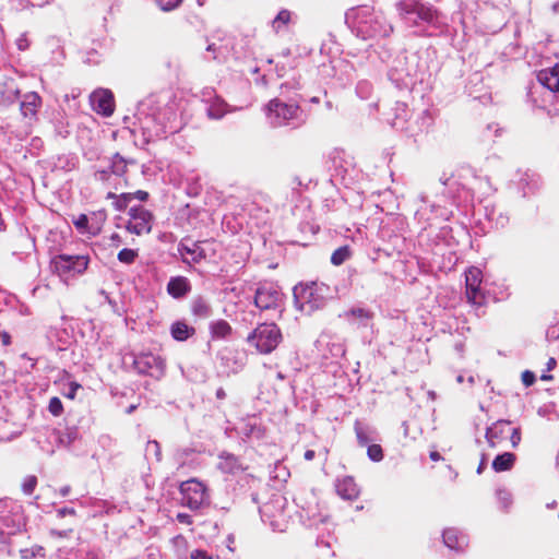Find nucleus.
Masks as SVG:
<instances>
[{"mask_svg":"<svg viewBox=\"0 0 559 559\" xmlns=\"http://www.w3.org/2000/svg\"><path fill=\"white\" fill-rule=\"evenodd\" d=\"M353 27L362 39L386 37L393 32V26L385 21L384 15L368 7L355 11Z\"/></svg>","mask_w":559,"mask_h":559,"instance_id":"1","label":"nucleus"},{"mask_svg":"<svg viewBox=\"0 0 559 559\" xmlns=\"http://www.w3.org/2000/svg\"><path fill=\"white\" fill-rule=\"evenodd\" d=\"M396 10L400 16L409 26H419L421 23L439 28V13L431 5L421 3L420 0H397Z\"/></svg>","mask_w":559,"mask_h":559,"instance_id":"2","label":"nucleus"},{"mask_svg":"<svg viewBox=\"0 0 559 559\" xmlns=\"http://www.w3.org/2000/svg\"><path fill=\"white\" fill-rule=\"evenodd\" d=\"M266 109L267 119L275 128L284 126L297 128L306 122V115L297 103L287 104L274 98L269 102Z\"/></svg>","mask_w":559,"mask_h":559,"instance_id":"3","label":"nucleus"},{"mask_svg":"<svg viewBox=\"0 0 559 559\" xmlns=\"http://www.w3.org/2000/svg\"><path fill=\"white\" fill-rule=\"evenodd\" d=\"M329 287L324 284L312 283L311 285H299L294 288V302L296 308L311 314L313 311L322 309L326 304Z\"/></svg>","mask_w":559,"mask_h":559,"instance_id":"4","label":"nucleus"},{"mask_svg":"<svg viewBox=\"0 0 559 559\" xmlns=\"http://www.w3.org/2000/svg\"><path fill=\"white\" fill-rule=\"evenodd\" d=\"M249 344L261 354L272 353L282 342V333L275 323L259 324L247 337Z\"/></svg>","mask_w":559,"mask_h":559,"instance_id":"5","label":"nucleus"},{"mask_svg":"<svg viewBox=\"0 0 559 559\" xmlns=\"http://www.w3.org/2000/svg\"><path fill=\"white\" fill-rule=\"evenodd\" d=\"M133 126L139 130L143 138V144H148L162 138L165 133V126L158 121L155 114H148L145 111V104H141L138 111L134 115Z\"/></svg>","mask_w":559,"mask_h":559,"instance_id":"6","label":"nucleus"},{"mask_svg":"<svg viewBox=\"0 0 559 559\" xmlns=\"http://www.w3.org/2000/svg\"><path fill=\"white\" fill-rule=\"evenodd\" d=\"M181 504L190 510H199L209 503L210 496L205 485L198 479H189L181 483L179 488Z\"/></svg>","mask_w":559,"mask_h":559,"instance_id":"7","label":"nucleus"},{"mask_svg":"<svg viewBox=\"0 0 559 559\" xmlns=\"http://www.w3.org/2000/svg\"><path fill=\"white\" fill-rule=\"evenodd\" d=\"M88 262L87 255L59 254L51 259L50 266L53 273L68 277L84 273Z\"/></svg>","mask_w":559,"mask_h":559,"instance_id":"8","label":"nucleus"},{"mask_svg":"<svg viewBox=\"0 0 559 559\" xmlns=\"http://www.w3.org/2000/svg\"><path fill=\"white\" fill-rule=\"evenodd\" d=\"M286 499L280 495L272 498L259 508L263 522L269 523L275 531H284Z\"/></svg>","mask_w":559,"mask_h":559,"instance_id":"9","label":"nucleus"},{"mask_svg":"<svg viewBox=\"0 0 559 559\" xmlns=\"http://www.w3.org/2000/svg\"><path fill=\"white\" fill-rule=\"evenodd\" d=\"M254 305L262 311L277 310L283 305V294L277 286L264 283L255 290Z\"/></svg>","mask_w":559,"mask_h":559,"instance_id":"10","label":"nucleus"},{"mask_svg":"<svg viewBox=\"0 0 559 559\" xmlns=\"http://www.w3.org/2000/svg\"><path fill=\"white\" fill-rule=\"evenodd\" d=\"M512 182L523 198L535 195L543 186L540 176L528 168H519L514 174Z\"/></svg>","mask_w":559,"mask_h":559,"instance_id":"11","label":"nucleus"},{"mask_svg":"<svg viewBox=\"0 0 559 559\" xmlns=\"http://www.w3.org/2000/svg\"><path fill=\"white\" fill-rule=\"evenodd\" d=\"M133 367L141 374L159 379L165 371V361L157 355L143 353L134 356Z\"/></svg>","mask_w":559,"mask_h":559,"instance_id":"12","label":"nucleus"},{"mask_svg":"<svg viewBox=\"0 0 559 559\" xmlns=\"http://www.w3.org/2000/svg\"><path fill=\"white\" fill-rule=\"evenodd\" d=\"M481 271L469 267L465 273L466 297L468 302L476 307H483L486 302L485 292L481 289Z\"/></svg>","mask_w":559,"mask_h":559,"instance_id":"13","label":"nucleus"},{"mask_svg":"<svg viewBox=\"0 0 559 559\" xmlns=\"http://www.w3.org/2000/svg\"><path fill=\"white\" fill-rule=\"evenodd\" d=\"M130 221L126 228L128 231L134 235H142L143 233H151L153 214L144 209L143 206H132L129 210Z\"/></svg>","mask_w":559,"mask_h":559,"instance_id":"14","label":"nucleus"},{"mask_svg":"<svg viewBox=\"0 0 559 559\" xmlns=\"http://www.w3.org/2000/svg\"><path fill=\"white\" fill-rule=\"evenodd\" d=\"M510 439L512 448H516L521 442V430L512 427L509 420H498L491 425V447L502 440Z\"/></svg>","mask_w":559,"mask_h":559,"instance_id":"15","label":"nucleus"},{"mask_svg":"<svg viewBox=\"0 0 559 559\" xmlns=\"http://www.w3.org/2000/svg\"><path fill=\"white\" fill-rule=\"evenodd\" d=\"M91 104L93 109L105 117H109L114 112L115 102L114 95L109 90H97L91 94Z\"/></svg>","mask_w":559,"mask_h":559,"instance_id":"16","label":"nucleus"},{"mask_svg":"<svg viewBox=\"0 0 559 559\" xmlns=\"http://www.w3.org/2000/svg\"><path fill=\"white\" fill-rule=\"evenodd\" d=\"M205 241H194L188 245L185 241H180L178 245V253L181 255L182 261L187 264H197L207 258L206 250L201 246Z\"/></svg>","mask_w":559,"mask_h":559,"instance_id":"17","label":"nucleus"},{"mask_svg":"<svg viewBox=\"0 0 559 559\" xmlns=\"http://www.w3.org/2000/svg\"><path fill=\"white\" fill-rule=\"evenodd\" d=\"M22 527L21 516L8 512L0 514V542L2 544H9L10 537L16 532H20Z\"/></svg>","mask_w":559,"mask_h":559,"instance_id":"18","label":"nucleus"},{"mask_svg":"<svg viewBox=\"0 0 559 559\" xmlns=\"http://www.w3.org/2000/svg\"><path fill=\"white\" fill-rule=\"evenodd\" d=\"M217 468L224 474L237 475L246 471L240 459L233 453L223 451L218 454Z\"/></svg>","mask_w":559,"mask_h":559,"instance_id":"19","label":"nucleus"},{"mask_svg":"<svg viewBox=\"0 0 559 559\" xmlns=\"http://www.w3.org/2000/svg\"><path fill=\"white\" fill-rule=\"evenodd\" d=\"M443 544L451 550L463 552L468 546V537L457 528H447L442 534Z\"/></svg>","mask_w":559,"mask_h":559,"instance_id":"20","label":"nucleus"},{"mask_svg":"<svg viewBox=\"0 0 559 559\" xmlns=\"http://www.w3.org/2000/svg\"><path fill=\"white\" fill-rule=\"evenodd\" d=\"M41 107V98L36 92H28L23 95L20 110L24 118L36 119L38 109Z\"/></svg>","mask_w":559,"mask_h":559,"instance_id":"21","label":"nucleus"},{"mask_svg":"<svg viewBox=\"0 0 559 559\" xmlns=\"http://www.w3.org/2000/svg\"><path fill=\"white\" fill-rule=\"evenodd\" d=\"M537 81L550 92L559 91V62L552 67L542 69L537 73Z\"/></svg>","mask_w":559,"mask_h":559,"instance_id":"22","label":"nucleus"},{"mask_svg":"<svg viewBox=\"0 0 559 559\" xmlns=\"http://www.w3.org/2000/svg\"><path fill=\"white\" fill-rule=\"evenodd\" d=\"M337 495L345 500H355L359 496V487L352 476H344L335 480Z\"/></svg>","mask_w":559,"mask_h":559,"instance_id":"23","label":"nucleus"},{"mask_svg":"<svg viewBox=\"0 0 559 559\" xmlns=\"http://www.w3.org/2000/svg\"><path fill=\"white\" fill-rule=\"evenodd\" d=\"M191 292V283L185 276L170 277L167 284V293L175 299H181Z\"/></svg>","mask_w":559,"mask_h":559,"instance_id":"24","label":"nucleus"},{"mask_svg":"<svg viewBox=\"0 0 559 559\" xmlns=\"http://www.w3.org/2000/svg\"><path fill=\"white\" fill-rule=\"evenodd\" d=\"M354 431L357 442L360 447H366L379 439L377 430L373 427L361 423L360 420L355 421Z\"/></svg>","mask_w":559,"mask_h":559,"instance_id":"25","label":"nucleus"},{"mask_svg":"<svg viewBox=\"0 0 559 559\" xmlns=\"http://www.w3.org/2000/svg\"><path fill=\"white\" fill-rule=\"evenodd\" d=\"M241 433L247 439L260 440L265 436V429L257 417H250L240 427Z\"/></svg>","mask_w":559,"mask_h":559,"instance_id":"26","label":"nucleus"},{"mask_svg":"<svg viewBox=\"0 0 559 559\" xmlns=\"http://www.w3.org/2000/svg\"><path fill=\"white\" fill-rule=\"evenodd\" d=\"M516 455L512 452H503L501 454H498L492 461H491V468L497 472H507L511 471L515 464Z\"/></svg>","mask_w":559,"mask_h":559,"instance_id":"27","label":"nucleus"},{"mask_svg":"<svg viewBox=\"0 0 559 559\" xmlns=\"http://www.w3.org/2000/svg\"><path fill=\"white\" fill-rule=\"evenodd\" d=\"M195 329L188 325L185 321H176L170 326V334L178 342L187 341L194 335Z\"/></svg>","mask_w":559,"mask_h":559,"instance_id":"28","label":"nucleus"},{"mask_svg":"<svg viewBox=\"0 0 559 559\" xmlns=\"http://www.w3.org/2000/svg\"><path fill=\"white\" fill-rule=\"evenodd\" d=\"M228 104L218 96L209 102L206 114L211 119H221L228 111Z\"/></svg>","mask_w":559,"mask_h":559,"instance_id":"29","label":"nucleus"},{"mask_svg":"<svg viewBox=\"0 0 559 559\" xmlns=\"http://www.w3.org/2000/svg\"><path fill=\"white\" fill-rule=\"evenodd\" d=\"M191 312L197 318L206 319L212 314V308L207 300L198 296L191 301Z\"/></svg>","mask_w":559,"mask_h":559,"instance_id":"30","label":"nucleus"},{"mask_svg":"<svg viewBox=\"0 0 559 559\" xmlns=\"http://www.w3.org/2000/svg\"><path fill=\"white\" fill-rule=\"evenodd\" d=\"M210 329L214 338H225L231 333V326L225 320L213 321Z\"/></svg>","mask_w":559,"mask_h":559,"instance_id":"31","label":"nucleus"},{"mask_svg":"<svg viewBox=\"0 0 559 559\" xmlns=\"http://www.w3.org/2000/svg\"><path fill=\"white\" fill-rule=\"evenodd\" d=\"M109 168L112 175L121 177L128 170V162L119 153H116L111 157Z\"/></svg>","mask_w":559,"mask_h":559,"instance_id":"32","label":"nucleus"},{"mask_svg":"<svg viewBox=\"0 0 559 559\" xmlns=\"http://www.w3.org/2000/svg\"><path fill=\"white\" fill-rule=\"evenodd\" d=\"M21 559H47L44 547L34 545L31 548L20 550Z\"/></svg>","mask_w":559,"mask_h":559,"instance_id":"33","label":"nucleus"},{"mask_svg":"<svg viewBox=\"0 0 559 559\" xmlns=\"http://www.w3.org/2000/svg\"><path fill=\"white\" fill-rule=\"evenodd\" d=\"M78 439L79 429L75 426L67 427L64 431L59 433V442L64 447L71 445Z\"/></svg>","mask_w":559,"mask_h":559,"instance_id":"34","label":"nucleus"},{"mask_svg":"<svg viewBox=\"0 0 559 559\" xmlns=\"http://www.w3.org/2000/svg\"><path fill=\"white\" fill-rule=\"evenodd\" d=\"M352 251L348 246L337 248L331 255V263L338 266L350 258Z\"/></svg>","mask_w":559,"mask_h":559,"instance_id":"35","label":"nucleus"},{"mask_svg":"<svg viewBox=\"0 0 559 559\" xmlns=\"http://www.w3.org/2000/svg\"><path fill=\"white\" fill-rule=\"evenodd\" d=\"M346 317H354L358 319L364 326L368 325V322L372 319L373 313L365 308H353L346 312Z\"/></svg>","mask_w":559,"mask_h":559,"instance_id":"36","label":"nucleus"},{"mask_svg":"<svg viewBox=\"0 0 559 559\" xmlns=\"http://www.w3.org/2000/svg\"><path fill=\"white\" fill-rule=\"evenodd\" d=\"M498 504L502 511H507L512 504V496L506 489H498L496 491Z\"/></svg>","mask_w":559,"mask_h":559,"instance_id":"37","label":"nucleus"},{"mask_svg":"<svg viewBox=\"0 0 559 559\" xmlns=\"http://www.w3.org/2000/svg\"><path fill=\"white\" fill-rule=\"evenodd\" d=\"M146 456H153L157 462L162 460L160 445L156 440H150L145 448Z\"/></svg>","mask_w":559,"mask_h":559,"instance_id":"38","label":"nucleus"},{"mask_svg":"<svg viewBox=\"0 0 559 559\" xmlns=\"http://www.w3.org/2000/svg\"><path fill=\"white\" fill-rule=\"evenodd\" d=\"M292 13L288 10H281L273 20V26L278 31L282 26H286L290 21Z\"/></svg>","mask_w":559,"mask_h":559,"instance_id":"39","label":"nucleus"},{"mask_svg":"<svg viewBox=\"0 0 559 559\" xmlns=\"http://www.w3.org/2000/svg\"><path fill=\"white\" fill-rule=\"evenodd\" d=\"M368 457L373 462H380L383 460V451L380 444L370 443L367 449Z\"/></svg>","mask_w":559,"mask_h":559,"instance_id":"40","label":"nucleus"},{"mask_svg":"<svg viewBox=\"0 0 559 559\" xmlns=\"http://www.w3.org/2000/svg\"><path fill=\"white\" fill-rule=\"evenodd\" d=\"M117 258L121 263L131 264L138 258V252L133 249L124 248L119 251Z\"/></svg>","mask_w":559,"mask_h":559,"instance_id":"41","label":"nucleus"},{"mask_svg":"<svg viewBox=\"0 0 559 559\" xmlns=\"http://www.w3.org/2000/svg\"><path fill=\"white\" fill-rule=\"evenodd\" d=\"M132 201L131 192L129 193H121L116 198V201H114V207L116 211L122 212L124 211L130 202Z\"/></svg>","mask_w":559,"mask_h":559,"instance_id":"42","label":"nucleus"},{"mask_svg":"<svg viewBox=\"0 0 559 559\" xmlns=\"http://www.w3.org/2000/svg\"><path fill=\"white\" fill-rule=\"evenodd\" d=\"M37 486V477L28 475L24 478L22 484V490L25 495H32Z\"/></svg>","mask_w":559,"mask_h":559,"instance_id":"43","label":"nucleus"},{"mask_svg":"<svg viewBox=\"0 0 559 559\" xmlns=\"http://www.w3.org/2000/svg\"><path fill=\"white\" fill-rule=\"evenodd\" d=\"M48 411L56 417L60 416L63 412L61 400L57 396L51 397L49 401Z\"/></svg>","mask_w":559,"mask_h":559,"instance_id":"44","label":"nucleus"},{"mask_svg":"<svg viewBox=\"0 0 559 559\" xmlns=\"http://www.w3.org/2000/svg\"><path fill=\"white\" fill-rule=\"evenodd\" d=\"M493 285L499 289V292L497 293L496 290L491 289V300H493V301L504 300L509 296L508 287L504 284L498 285L495 283Z\"/></svg>","mask_w":559,"mask_h":559,"instance_id":"45","label":"nucleus"},{"mask_svg":"<svg viewBox=\"0 0 559 559\" xmlns=\"http://www.w3.org/2000/svg\"><path fill=\"white\" fill-rule=\"evenodd\" d=\"M182 0H157L159 8L163 11H171L176 9Z\"/></svg>","mask_w":559,"mask_h":559,"instance_id":"46","label":"nucleus"},{"mask_svg":"<svg viewBox=\"0 0 559 559\" xmlns=\"http://www.w3.org/2000/svg\"><path fill=\"white\" fill-rule=\"evenodd\" d=\"M111 171H110V168L109 166L107 168H103V169H97L95 173H94V178L95 180L97 181H102V182H106L109 180L110 176H111Z\"/></svg>","mask_w":559,"mask_h":559,"instance_id":"47","label":"nucleus"},{"mask_svg":"<svg viewBox=\"0 0 559 559\" xmlns=\"http://www.w3.org/2000/svg\"><path fill=\"white\" fill-rule=\"evenodd\" d=\"M536 381V377H535V373L530 371V370H525L523 373H522V382L525 386H531L535 383Z\"/></svg>","mask_w":559,"mask_h":559,"instance_id":"48","label":"nucleus"},{"mask_svg":"<svg viewBox=\"0 0 559 559\" xmlns=\"http://www.w3.org/2000/svg\"><path fill=\"white\" fill-rule=\"evenodd\" d=\"M190 559H213V556L203 549H194L190 554Z\"/></svg>","mask_w":559,"mask_h":559,"instance_id":"49","label":"nucleus"},{"mask_svg":"<svg viewBox=\"0 0 559 559\" xmlns=\"http://www.w3.org/2000/svg\"><path fill=\"white\" fill-rule=\"evenodd\" d=\"M546 337L549 341H557L559 338V324L549 326L546 331Z\"/></svg>","mask_w":559,"mask_h":559,"instance_id":"50","label":"nucleus"},{"mask_svg":"<svg viewBox=\"0 0 559 559\" xmlns=\"http://www.w3.org/2000/svg\"><path fill=\"white\" fill-rule=\"evenodd\" d=\"M176 520L181 523V524H186V525H191L192 524V518L190 514L188 513H178L176 515Z\"/></svg>","mask_w":559,"mask_h":559,"instance_id":"51","label":"nucleus"},{"mask_svg":"<svg viewBox=\"0 0 559 559\" xmlns=\"http://www.w3.org/2000/svg\"><path fill=\"white\" fill-rule=\"evenodd\" d=\"M72 533V530H64V531H58V530H50L49 534L52 537L57 538H66Z\"/></svg>","mask_w":559,"mask_h":559,"instance_id":"52","label":"nucleus"},{"mask_svg":"<svg viewBox=\"0 0 559 559\" xmlns=\"http://www.w3.org/2000/svg\"><path fill=\"white\" fill-rule=\"evenodd\" d=\"M87 223H88L87 216L84 214L80 215L79 218L76 221H74V225L79 229L85 228L87 226Z\"/></svg>","mask_w":559,"mask_h":559,"instance_id":"53","label":"nucleus"},{"mask_svg":"<svg viewBox=\"0 0 559 559\" xmlns=\"http://www.w3.org/2000/svg\"><path fill=\"white\" fill-rule=\"evenodd\" d=\"M552 411H555V406L554 405H544V406H540L537 411L538 415L542 416V417H546L548 416Z\"/></svg>","mask_w":559,"mask_h":559,"instance_id":"54","label":"nucleus"},{"mask_svg":"<svg viewBox=\"0 0 559 559\" xmlns=\"http://www.w3.org/2000/svg\"><path fill=\"white\" fill-rule=\"evenodd\" d=\"M132 200L138 199L142 202H145L148 199V193L143 190H138L136 192L131 193Z\"/></svg>","mask_w":559,"mask_h":559,"instance_id":"55","label":"nucleus"},{"mask_svg":"<svg viewBox=\"0 0 559 559\" xmlns=\"http://www.w3.org/2000/svg\"><path fill=\"white\" fill-rule=\"evenodd\" d=\"M75 510L73 508H61L57 510L58 518H64L67 515H75Z\"/></svg>","mask_w":559,"mask_h":559,"instance_id":"56","label":"nucleus"},{"mask_svg":"<svg viewBox=\"0 0 559 559\" xmlns=\"http://www.w3.org/2000/svg\"><path fill=\"white\" fill-rule=\"evenodd\" d=\"M508 222H509V217L500 214L496 218V226H497V228H503L508 224Z\"/></svg>","mask_w":559,"mask_h":559,"instance_id":"57","label":"nucleus"},{"mask_svg":"<svg viewBox=\"0 0 559 559\" xmlns=\"http://www.w3.org/2000/svg\"><path fill=\"white\" fill-rule=\"evenodd\" d=\"M81 388V385L76 382H72L70 384V391L66 394L69 399H74L76 391Z\"/></svg>","mask_w":559,"mask_h":559,"instance_id":"58","label":"nucleus"},{"mask_svg":"<svg viewBox=\"0 0 559 559\" xmlns=\"http://www.w3.org/2000/svg\"><path fill=\"white\" fill-rule=\"evenodd\" d=\"M0 341H1L2 345H4V346L10 345L11 344L10 334L5 331H0Z\"/></svg>","mask_w":559,"mask_h":559,"instance_id":"59","label":"nucleus"},{"mask_svg":"<svg viewBox=\"0 0 559 559\" xmlns=\"http://www.w3.org/2000/svg\"><path fill=\"white\" fill-rule=\"evenodd\" d=\"M486 465H487V456L485 453H483L479 465L477 467V473L481 474L486 469Z\"/></svg>","mask_w":559,"mask_h":559,"instance_id":"60","label":"nucleus"},{"mask_svg":"<svg viewBox=\"0 0 559 559\" xmlns=\"http://www.w3.org/2000/svg\"><path fill=\"white\" fill-rule=\"evenodd\" d=\"M19 90L12 91L5 98L4 103L11 104L19 97Z\"/></svg>","mask_w":559,"mask_h":559,"instance_id":"61","label":"nucleus"},{"mask_svg":"<svg viewBox=\"0 0 559 559\" xmlns=\"http://www.w3.org/2000/svg\"><path fill=\"white\" fill-rule=\"evenodd\" d=\"M17 47L20 50H25L28 47V41L25 37L17 39Z\"/></svg>","mask_w":559,"mask_h":559,"instance_id":"62","label":"nucleus"},{"mask_svg":"<svg viewBox=\"0 0 559 559\" xmlns=\"http://www.w3.org/2000/svg\"><path fill=\"white\" fill-rule=\"evenodd\" d=\"M557 366V361L554 357H550L546 364V371H551Z\"/></svg>","mask_w":559,"mask_h":559,"instance_id":"63","label":"nucleus"},{"mask_svg":"<svg viewBox=\"0 0 559 559\" xmlns=\"http://www.w3.org/2000/svg\"><path fill=\"white\" fill-rule=\"evenodd\" d=\"M316 456V452L313 450H307L304 454L306 461H311Z\"/></svg>","mask_w":559,"mask_h":559,"instance_id":"64","label":"nucleus"}]
</instances>
